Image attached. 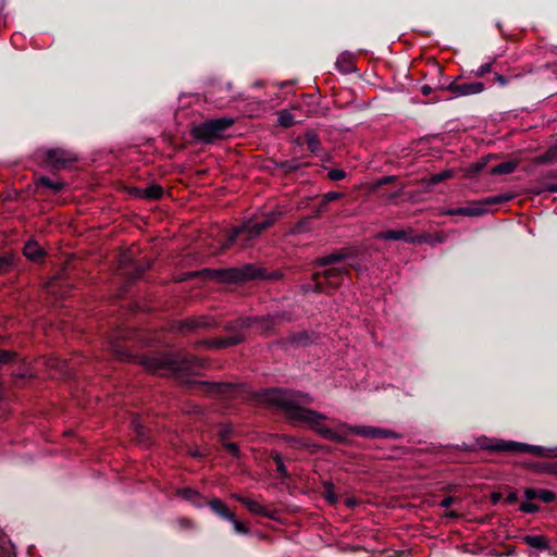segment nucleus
I'll list each match as a JSON object with an SVG mask.
<instances>
[{"label":"nucleus","instance_id":"6","mask_svg":"<svg viewBox=\"0 0 557 557\" xmlns=\"http://www.w3.org/2000/svg\"><path fill=\"white\" fill-rule=\"evenodd\" d=\"M512 199L513 196L510 194L499 196H487L486 198H482L479 202H472L470 206L467 207L447 209L443 211V214L478 216L487 212L490 206L506 203V201H511Z\"/></svg>","mask_w":557,"mask_h":557},{"label":"nucleus","instance_id":"2","mask_svg":"<svg viewBox=\"0 0 557 557\" xmlns=\"http://www.w3.org/2000/svg\"><path fill=\"white\" fill-rule=\"evenodd\" d=\"M280 212L271 211L259 219H250L243 224L228 231L224 248L238 244L242 248H247L257 239L263 231L271 227L280 216Z\"/></svg>","mask_w":557,"mask_h":557},{"label":"nucleus","instance_id":"24","mask_svg":"<svg viewBox=\"0 0 557 557\" xmlns=\"http://www.w3.org/2000/svg\"><path fill=\"white\" fill-rule=\"evenodd\" d=\"M336 69L342 73H350L355 70L352 58L348 53H343L336 61Z\"/></svg>","mask_w":557,"mask_h":557},{"label":"nucleus","instance_id":"32","mask_svg":"<svg viewBox=\"0 0 557 557\" xmlns=\"http://www.w3.org/2000/svg\"><path fill=\"white\" fill-rule=\"evenodd\" d=\"M228 522L233 523V529H235L238 534H247L249 532V528L244 522L239 521L236 515L233 516V519H230Z\"/></svg>","mask_w":557,"mask_h":557},{"label":"nucleus","instance_id":"8","mask_svg":"<svg viewBox=\"0 0 557 557\" xmlns=\"http://www.w3.org/2000/svg\"><path fill=\"white\" fill-rule=\"evenodd\" d=\"M342 429H345L348 433L359 435L368 438H395L401 437V434L383 428L370 426V425H348L346 423L341 424Z\"/></svg>","mask_w":557,"mask_h":557},{"label":"nucleus","instance_id":"25","mask_svg":"<svg viewBox=\"0 0 557 557\" xmlns=\"http://www.w3.org/2000/svg\"><path fill=\"white\" fill-rule=\"evenodd\" d=\"M523 542L537 549H546L548 547L547 539L544 535H525Z\"/></svg>","mask_w":557,"mask_h":557},{"label":"nucleus","instance_id":"57","mask_svg":"<svg viewBox=\"0 0 557 557\" xmlns=\"http://www.w3.org/2000/svg\"><path fill=\"white\" fill-rule=\"evenodd\" d=\"M284 168H285L287 171H294V170H296V169H297V166H296V165H290V164H288V163H285V164H284Z\"/></svg>","mask_w":557,"mask_h":557},{"label":"nucleus","instance_id":"5","mask_svg":"<svg viewBox=\"0 0 557 557\" xmlns=\"http://www.w3.org/2000/svg\"><path fill=\"white\" fill-rule=\"evenodd\" d=\"M349 270L348 265H332L323 272L313 273V289L318 293H329L331 289H336L343 283L344 277L349 274Z\"/></svg>","mask_w":557,"mask_h":557},{"label":"nucleus","instance_id":"58","mask_svg":"<svg viewBox=\"0 0 557 557\" xmlns=\"http://www.w3.org/2000/svg\"><path fill=\"white\" fill-rule=\"evenodd\" d=\"M249 322H250V320H249V319H247V320H243V321H242V325H243V326L248 327V326L250 325V324H249Z\"/></svg>","mask_w":557,"mask_h":557},{"label":"nucleus","instance_id":"33","mask_svg":"<svg viewBox=\"0 0 557 557\" xmlns=\"http://www.w3.org/2000/svg\"><path fill=\"white\" fill-rule=\"evenodd\" d=\"M14 351L0 349V368L4 364L11 363L15 359Z\"/></svg>","mask_w":557,"mask_h":557},{"label":"nucleus","instance_id":"37","mask_svg":"<svg viewBox=\"0 0 557 557\" xmlns=\"http://www.w3.org/2000/svg\"><path fill=\"white\" fill-rule=\"evenodd\" d=\"M327 177L334 182L342 181L346 177V172L339 169H332L329 171Z\"/></svg>","mask_w":557,"mask_h":557},{"label":"nucleus","instance_id":"15","mask_svg":"<svg viewBox=\"0 0 557 557\" xmlns=\"http://www.w3.org/2000/svg\"><path fill=\"white\" fill-rule=\"evenodd\" d=\"M447 90L453 92L456 97H465L482 92L484 90V84L482 82H471L462 84L453 82L447 86Z\"/></svg>","mask_w":557,"mask_h":557},{"label":"nucleus","instance_id":"23","mask_svg":"<svg viewBox=\"0 0 557 557\" xmlns=\"http://www.w3.org/2000/svg\"><path fill=\"white\" fill-rule=\"evenodd\" d=\"M305 144H307L308 149L315 154H318L321 150V140L314 131H308L306 133Z\"/></svg>","mask_w":557,"mask_h":557},{"label":"nucleus","instance_id":"28","mask_svg":"<svg viewBox=\"0 0 557 557\" xmlns=\"http://www.w3.org/2000/svg\"><path fill=\"white\" fill-rule=\"evenodd\" d=\"M39 184H40L41 186H45V187H47V188H50V189H52V190H54V191H60V190H62V189H63V187H64V184H63V183H61V182H53L52 180H50L49 177H46V176H44V177H41V178L39 180Z\"/></svg>","mask_w":557,"mask_h":557},{"label":"nucleus","instance_id":"54","mask_svg":"<svg viewBox=\"0 0 557 557\" xmlns=\"http://www.w3.org/2000/svg\"><path fill=\"white\" fill-rule=\"evenodd\" d=\"M431 91H432V88H431V86H429V85H423V86L421 87V92H422V95H424V96H429V95L431 94Z\"/></svg>","mask_w":557,"mask_h":557},{"label":"nucleus","instance_id":"31","mask_svg":"<svg viewBox=\"0 0 557 557\" xmlns=\"http://www.w3.org/2000/svg\"><path fill=\"white\" fill-rule=\"evenodd\" d=\"M287 445L292 448H306L308 447V444L304 442V438H297L293 436H285L284 437Z\"/></svg>","mask_w":557,"mask_h":557},{"label":"nucleus","instance_id":"51","mask_svg":"<svg viewBox=\"0 0 557 557\" xmlns=\"http://www.w3.org/2000/svg\"><path fill=\"white\" fill-rule=\"evenodd\" d=\"M454 503V497L447 496L440 502V507L449 508Z\"/></svg>","mask_w":557,"mask_h":557},{"label":"nucleus","instance_id":"45","mask_svg":"<svg viewBox=\"0 0 557 557\" xmlns=\"http://www.w3.org/2000/svg\"><path fill=\"white\" fill-rule=\"evenodd\" d=\"M537 494H539V490H536V488L528 487V488L524 490V497L529 502L533 500V499H536L537 498Z\"/></svg>","mask_w":557,"mask_h":557},{"label":"nucleus","instance_id":"30","mask_svg":"<svg viewBox=\"0 0 557 557\" xmlns=\"http://www.w3.org/2000/svg\"><path fill=\"white\" fill-rule=\"evenodd\" d=\"M13 267V258L10 256L0 257V274L8 273Z\"/></svg>","mask_w":557,"mask_h":557},{"label":"nucleus","instance_id":"26","mask_svg":"<svg viewBox=\"0 0 557 557\" xmlns=\"http://www.w3.org/2000/svg\"><path fill=\"white\" fill-rule=\"evenodd\" d=\"M455 176L454 170H445L429 177L428 183L431 185H438L445 181L451 180Z\"/></svg>","mask_w":557,"mask_h":557},{"label":"nucleus","instance_id":"14","mask_svg":"<svg viewBox=\"0 0 557 557\" xmlns=\"http://www.w3.org/2000/svg\"><path fill=\"white\" fill-rule=\"evenodd\" d=\"M233 499L242 503L252 515L269 518L274 520L276 518V511L267 508L258 500L242 496L239 494H233Z\"/></svg>","mask_w":557,"mask_h":557},{"label":"nucleus","instance_id":"42","mask_svg":"<svg viewBox=\"0 0 557 557\" xmlns=\"http://www.w3.org/2000/svg\"><path fill=\"white\" fill-rule=\"evenodd\" d=\"M324 497L330 504H335L337 502V496L331 484L326 485Z\"/></svg>","mask_w":557,"mask_h":557},{"label":"nucleus","instance_id":"12","mask_svg":"<svg viewBox=\"0 0 557 557\" xmlns=\"http://www.w3.org/2000/svg\"><path fill=\"white\" fill-rule=\"evenodd\" d=\"M216 325V322L209 317H194L184 321H180L175 325V330L181 334H189V332H198L209 330Z\"/></svg>","mask_w":557,"mask_h":557},{"label":"nucleus","instance_id":"44","mask_svg":"<svg viewBox=\"0 0 557 557\" xmlns=\"http://www.w3.org/2000/svg\"><path fill=\"white\" fill-rule=\"evenodd\" d=\"M553 158H554V152L548 150L545 153H543L536 158V163H546V162L552 161Z\"/></svg>","mask_w":557,"mask_h":557},{"label":"nucleus","instance_id":"10","mask_svg":"<svg viewBox=\"0 0 557 557\" xmlns=\"http://www.w3.org/2000/svg\"><path fill=\"white\" fill-rule=\"evenodd\" d=\"M38 158L41 159L46 164L55 169L65 168L67 163L76 160L73 153L62 148H49L39 150Z\"/></svg>","mask_w":557,"mask_h":557},{"label":"nucleus","instance_id":"40","mask_svg":"<svg viewBox=\"0 0 557 557\" xmlns=\"http://www.w3.org/2000/svg\"><path fill=\"white\" fill-rule=\"evenodd\" d=\"M223 445L230 455H232L235 458L239 457L240 450H239V447L236 446L235 443H224Z\"/></svg>","mask_w":557,"mask_h":557},{"label":"nucleus","instance_id":"16","mask_svg":"<svg viewBox=\"0 0 557 557\" xmlns=\"http://www.w3.org/2000/svg\"><path fill=\"white\" fill-rule=\"evenodd\" d=\"M244 339L245 335L243 333H235L234 335H225L219 338L206 339L199 342L198 345H205L208 348H224L237 345L242 343Z\"/></svg>","mask_w":557,"mask_h":557},{"label":"nucleus","instance_id":"9","mask_svg":"<svg viewBox=\"0 0 557 557\" xmlns=\"http://www.w3.org/2000/svg\"><path fill=\"white\" fill-rule=\"evenodd\" d=\"M206 96L219 106L236 99L230 82L211 81L207 87Z\"/></svg>","mask_w":557,"mask_h":557},{"label":"nucleus","instance_id":"56","mask_svg":"<svg viewBox=\"0 0 557 557\" xmlns=\"http://www.w3.org/2000/svg\"><path fill=\"white\" fill-rule=\"evenodd\" d=\"M227 433H228V430H226V429H222V430L220 431V434H219V435H220V440H221L222 442L227 437Z\"/></svg>","mask_w":557,"mask_h":557},{"label":"nucleus","instance_id":"19","mask_svg":"<svg viewBox=\"0 0 557 557\" xmlns=\"http://www.w3.org/2000/svg\"><path fill=\"white\" fill-rule=\"evenodd\" d=\"M23 255L33 262H40L45 257V251L37 242H28L24 245Z\"/></svg>","mask_w":557,"mask_h":557},{"label":"nucleus","instance_id":"49","mask_svg":"<svg viewBox=\"0 0 557 557\" xmlns=\"http://www.w3.org/2000/svg\"><path fill=\"white\" fill-rule=\"evenodd\" d=\"M132 425L139 436L144 435V426L139 424L137 418L133 419Z\"/></svg>","mask_w":557,"mask_h":557},{"label":"nucleus","instance_id":"7","mask_svg":"<svg viewBox=\"0 0 557 557\" xmlns=\"http://www.w3.org/2000/svg\"><path fill=\"white\" fill-rule=\"evenodd\" d=\"M234 125L232 119L222 117L206 121L193 129V135L203 143H211L223 137V134Z\"/></svg>","mask_w":557,"mask_h":557},{"label":"nucleus","instance_id":"47","mask_svg":"<svg viewBox=\"0 0 557 557\" xmlns=\"http://www.w3.org/2000/svg\"><path fill=\"white\" fill-rule=\"evenodd\" d=\"M114 355L120 360H128V355L124 351V349L120 346L114 348Z\"/></svg>","mask_w":557,"mask_h":557},{"label":"nucleus","instance_id":"4","mask_svg":"<svg viewBox=\"0 0 557 557\" xmlns=\"http://www.w3.org/2000/svg\"><path fill=\"white\" fill-rule=\"evenodd\" d=\"M212 276L222 283H240L267 276L264 268L255 265V263H246L239 268H225L210 271Z\"/></svg>","mask_w":557,"mask_h":557},{"label":"nucleus","instance_id":"13","mask_svg":"<svg viewBox=\"0 0 557 557\" xmlns=\"http://www.w3.org/2000/svg\"><path fill=\"white\" fill-rule=\"evenodd\" d=\"M191 387L197 394L207 396H225L234 386L227 383H210L202 381H195L191 383Z\"/></svg>","mask_w":557,"mask_h":557},{"label":"nucleus","instance_id":"3","mask_svg":"<svg viewBox=\"0 0 557 557\" xmlns=\"http://www.w3.org/2000/svg\"><path fill=\"white\" fill-rule=\"evenodd\" d=\"M145 369L152 373L171 372L175 374H188L202 368V361L194 356L181 357L165 355L158 357H147L143 359Z\"/></svg>","mask_w":557,"mask_h":557},{"label":"nucleus","instance_id":"50","mask_svg":"<svg viewBox=\"0 0 557 557\" xmlns=\"http://www.w3.org/2000/svg\"><path fill=\"white\" fill-rule=\"evenodd\" d=\"M395 180H396L395 176H385L377 182L376 186L380 187L383 185L391 184V183L395 182Z\"/></svg>","mask_w":557,"mask_h":557},{"label":"nucleus","instance_id":"38","mask_svg":"<svg viewBox=\"0 0 557 557\" xmlns=\"http://www.w3.org/2000/svg\"><path fill=\"white\" fill-rule=\"evenodd\" d=\"M177 525L181 530H193L195 522L189 518L183 517L177 520Z\"/></svg>","mask_w":557,"mask_h":557},{"label":"nucleus","instance_id":"48","mask_svg":"<svg viewBox=\"0 0 557 557\" xmlns=\"http://www.w3.org/2000/svg\"><path fill=\"white\" fill-rule=\"evenodd\" d=\"M543 190L548 193H557V183H549L545 181L543 183Z\"/></svg>","mask_w":557,"mask_h":557},{"label":"nucleus","instance_id":"60","mask_svg":"<svg viewBox=\"0 0 557 557\" xmlns=\"http://www.w3.org/2000/svg\"><path fill=\"white\" fill-rule=\"evenodd\" d=\"M449 516H450V517H455V518H456V517H458V515H457V513H455V512H450V513H449Z\"/></svg>","mask_w":557,"mask_h":557},{"label":"nucleus","instance_id":"46","mask_svg":"<svg viewBox=\"0 0 557 557\" xmlns=\"http://www.w3.org/2000/svg\"><path fill=\"white\" fill-rule=\"evenodd\" d=\"M518 499H519V495H518L517 491H510L505 496V502L510 505L517 503Z\"/></svg>","mask_w":557,"mask_h":557},{"label":"nucleus","instance_id":"1","mask_svg":"<svg viewBox=\"0 0 557 557\" xmlns=\"http://www.w3.org/2000/svg\"><path fill=\"white\" fill-rule=\"evenodd\" d=\"M259 401L280 408L289 421L308 425L325 440L338 444L346 442V434L323 424L326 419L325 414L306 407L313 401L307 394L286 389H269L259 396Z\"/></svg>","mask_w":557,"mask_h":557},{"label":"nucleus","instance_id":"11","mask_svg":"<svg viewBox=\"0 0 557 557\" xmlns=\"http://www.w3.org/2000/svg\"><path fill=\"white\" fill-rule=\"evenodd\" d=\"M488 449L492 451H505L512 454H532L534 456H543L544 448L540 446H531L523 443L518 442H507V441H497L491 446Z\"/></svg>","mask_w":557,"mask_h":557},{"label":"nucleus","instance_id":"41","mask_svg":"<svg viewBox=\"0 0 557 557\" xmlns=\"http://www.w3.org/2000/svg\"><path fill=\"white\" fill-rule=\"evenodd\" d=\"M512 77L513 75L506 76L496 72L494 73V82H496L499 86H506Z\"/></svg>","mask_w":557,"mask_h":557},{"label":"nucleus","instance_id":"27","mask_svg":"<svg viewBox=\"0 0 557 557\" xmlns=\"http://www.w3.org/2000/svg\"><path fill=\"white\" fill-rule=\"evenodd\" d=\"M143 195L145 199H159L163 195V189L159 185H151L147 188H144Z\"/></svg>","mask_w":557,"mask_h":557},{"label":"nucleus","instance_id":"59","mask_svg":"<svg viewBox=\"0 0 557 557\" xmlns=\"http://www.w3.org/2000/svg\"><path fill=\"white\" fill-rule=\"evenodd\" d=\"M552 471H553L554 473H557V463H554V465L552 466Z\"/></svg>","mask_w":557,"mask_h":557},{"label":"nucleus","instance_id":"18","mask_svg":"<svg viewBox=\"0 0 557 557\" xmlns=\"http://www.w3.org/2000/svg\"><path fill=\"white\" fill-rule=\"evenodd\" d=\"M177 494L185 500L191 503L195 507L201 508L207 505L208 500L196 490L184 487L177 491Z\"/></svg>","mask_w":557,"mask_h":557},{"label":"nucleus","instance_id":"53","mask_svg":"<svg viewBox=\"0 0 557 557\" xmlns=\"http://www.w3.org/2000/svg\"><path fill=\"white\" fill-rule=\"evenodd\" d=\"M502 495L499 492H493L491 494V500L493 504H496L500 499Z\"/></svg>","mask_w":557,"mask_h":557},{"label":"nucleus","instance_id":"35","mask_svg":"<svg viewBox=\"0 0 557 557\" xmlns=\"http://www.w3.org/2000/svg\"><path fill=\"white\" fill-rule=\"evenodd\" d=\"M343 197V194L330 191L323 196L321 207L324 208L330 201H336V199H342Z\"/></svg>","mask_w":557,"mask_h":557},{"label":"nucleus","instance_id":"20","mask_svg":"<svg viewBox=\"0 0 557 557\" xmlns=\"http://www.w3.org/2000/svg\"><path fill=\"white\" fill-rule=\"evenodd\" d=\"M207 505L220 518L227 521L230 519H234V512H231L226 504L222 502L220 498H212L208 500Z\"/></svg>","mask_w":557,"mask_h":557},{"label":"nucleus","instance_id":"34","mask_svg":"<svg viewBox=\"0 0 557 557\" xmlns=\"http://www.w3.org/2000/svg\"><path fill=\"white\" fill-rule=\"evenodd\" d=\"M537 499H541L545 504H549L555 499V494L549 490L539 488Z\"/></svg>","mask_w":557,"mask_h":557},{"label":"nucleus","instance_id":"17","mask_svg":"<svg viewBox=\"0 0 557 557\" xmlns=\"http://www.w3.org/2000/svg\"><path fill=\"white\" fill-rule=\"evenodd\" d=\"M410 233V231L406 230H388L377 234L376 238L382 240H403L406 243L419 242L414 236H411Z\"/></svg>","mask_w":557,"mask_h":557},{"label":"nucleus","instance_id":"43","mask_svg":"<svg viewBox=\"0 0 557 557\" xmlns=\"http://www.w3.org/2000/svg\"><path fill=\"white\" fill-rule=\"evenodd\" d=\"M539 506L532 503H522L520 510L525 513H534L539 511Z\"/></svg>","mask_w":557,"mask_h":557},{"label":"nucleus","instance_id":"29","mask_svg":"<svg viewBox=\"0 0 557 557\" xmlns=\"http://www.w3.org/2000/svg\"><path fill=\"white\" fill-rule=\"evenodd\" d=\"M278 125L282 127H290L294 124V117L286 111H281L277 119Z\"/></svg>","mask_w":557,"mask_h":557},{"label":"nucleus","instance_id":"22","mask_svg":"<svg viewBox=\"0 0 557 557\" xmlns=\"http://www.w3.org/2000/svg\"><path fill=\"white\" fill-rule=\"evenodd\" d=\"M519 165V162L518 161H505V162H502L499 164H496L494 165L490 173L492 175H507V174H511L516 171V169L518 168Z\"/></svg>","mask_w":557,"mask_h":557},{"label":"nucleus","instance_id":"39","mask_svg":"<svg viewBox=\"0 0 557 557\" xmlns=\"http://www.w3.org/2000/svg\"><path fill=\"white\" fill-rule=\"evenodd\" d=\"M493 63H483L482 65H479L476 70L473 71L474 76L481 77L486 73H490L492 71Z\"/></svg>","mask_w":557,"mask_h":557},{"label":"nucleus","instance_id":"61","mask_svg":"<svg viewBox=\"0 0 557 557\" xmlns=\"http://www.w3.org/2000/svg\"><path fill=\"white\" fill-rule=\"evenodd\" d=\"M549 176H554V175L553 174H546L545 180L548 178Z\"/></svg>","mask_w":557,"mask_h":557},{"label":"nucleus","instance_id":"21","mask_svg":"<svg viewBox=\"0 0 557 557\" xmlns=\"http://www.w3.org/2000/svg\"><path fill=\"white\" fill-rule=\"evenodd\" d=\"M348 257V252L346 250H341L335 253H331L318 260L319 267H337L339 262L344 261Z\"/></svg>","mask_w":557,"mask_h":557},{"label":"nucleus","instance_id":"52","mask_svg":"<svg viewBox=\"0 0 557 557\" xmlns=\"http://www.w3.org/2000/svg\"><path fill=\"white\" fill-rule=\"evenodd\" d=\"M345 505L348 508H354L357 505V500L355 498H352V497L346 498L345 499Z\"/></svg>","mask_w":557,"mask_h":557},{"label":"nucleus","instance_id":"55","mask_svg":"<svg viewBox=\"0 0 557 557\" xmlns=\"http://www.w3.org/2000/svg\"><path fill=\"white\" fill-rule=\"evenodd\" d=\"M143 194H144V188H135L134 193H133V195L138 197L139 199H145Z\"/></svg>","mask_w":557,"mask_h":557},{"label":"nucleus","instance_id":"36","mask_svg":"<svg viewBox=\"0 0 557 557\" xmlns=\"http://www.w3.org/2000/svg\"><path fill=\"white\" fill-rule=\"evenodd\" d=\"M273 460H274V463L276 466V472L280 474V476L286 478L288 475V473H287V470H286V468H285V466L283 463V460H282L281 456L276 455L273 458Z\"/></svg>","mask_w":557,"mask_h":557}]
</instances>
